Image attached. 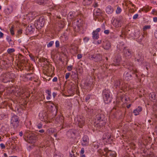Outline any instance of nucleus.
<instances>
[{"label":"nucleus","mask_w":157,"mask_h":157,"mask_svg":"<svg viewBox=\"0 0 157 157\" xmlns=\"http://www.w3.org/2000/svg\"><path fill=\"white\" fill-rule=\"evenodd\" d=\"M24 140L27 142L34 144L36 141L38 137L34 133L28 130H26L23 136Z\"/></svg>","instance_id":"nucleus-1"},{"label":"nucleus","mask_w":157,"mask_h":157,"mask_svg":"<svg viewBox=\"0 0 157 157\" xmlns=\"http://www.w3.org/2000/svg\"><path fill=\"white\" fill-rule=\"evenodd\" d=\"M15 77V76L13 73L11 72H8L3 73L1 75L0 80L4 83H7L10 81L13 82Z\"/></svg>","instance_id":"nucleus-2"},{"label":"nucleus","mask_w":157,"mask_h":157,"mask_svg":"<svg viewBox=\"0 0 157 157\" xmlns=\"http://www.w3.org/2000/svg\"><path fill=\"white\" fill-rule=\"evenodd\" d=\"M135 60L136 61L139 65H142V67L144 66V67H146V69H147L152 67V65L150 64L147 62L144 61L143 56L140 53H138L135 56Z\"/></svg>","instance_id":"nucleus-3"},{"label":"nucleus","mask_w":157,"mask_h":157,"mask_svg":"<svg viewBox=\"0 0 157 157\" xmlns=\"http://www.w3.org/2000/svg\"><path fill=\"white\" fill-rule=\"evenodd\" d=\"M95 121L97 127L99 126L100 128L103 127L106 122L105 115L102 113L98 114L95 116Z\"/></svg>","instance_id":"nucleus-4"},{"label":"nucleus","mask_w":157,"mask_h":157,"mask_svg":"<svg viewBox=\"0 0 157 157\" xmlns=\"http://www.w3.org/2000/svg\"><path fill=\"white\" fill-rule=\"evenodd\" d=\"M114 86L116 88H119L120 89L121 91L117 93L118 96H121V99L122 97L121 96V94H120L122 92V91H124L126 87L127 86H126L125 83L121 79L116 80L114 82Z\"/></svg>","instance_id":"nucleus-5"},{"label":"nucleus","mask_w":157,"mask_h":157,"mask_svg":"<svg viewBox=\"0 0 157 157\" xmlns=\"http://www.w3.org/2000/svg\"><path fill=\"white\" fill-rule=\"evenodd\" d=\"M102 95L105 103L108 104L111 102L113 98L112 94L109 90L106 88L104 89L102 91Z\"/></svg>","instance_id":"nucleus-6"},{"label":"nucleus","mask_w":157,"mask_h":157,"mask_svg":"<svg viewBox=\"0 0 157 157\" xmlns=\"http://www.w3.org/2000/svg\"><path fill=\"white\" fill-rule=\"evenodd\" d=\"M137 71L135 72L133 69H132L129 72H128L124 74V78L125 80L128 81L131 80L132 76V74L134 75L136 77H138V75L136 73Z\"/></svg>","instance_id":"nucleus-7"},{"label":"nucleus","mask_w":157,"mask_h":157,"mask_svg":"<svg viewBox=\"0 0 157 157\" xmlns=\"http://www.w3.org/2000/svg\"><path fill=\"white\" fill-rule=\"evenodd\" d=\"M19 122V118L17 116L14 115L12 117L10 123L13 126L14 128H17L18 126Z\"/></svg>","instance_id":"nucleus-8"},{"label":"nucleus","mask_w":157,"mask_h":157,"mask_svg":"<svg viewBox=\"0 0 157 157\" xmlns=\"http://www.w3.org/2000/svg\"><path fill=\"white\" fill-rule=\"evenodd\" d=\"M76 123L80 128H82L85 124V118L82 116H79L75 119Z\"/></svg>","instance_id":"nucleus-9"},{"label":"nucleus","mask_w":157,"mask_h":157,"mask_svg":"<svg viewBox=\"0 0 157 157\" xmlns=\"http://www.w3.org/2000/svg\"><path fill=\"white\" fill-rule=\"evenodd\" d=\"M44 19L41 17L35 21V26L36 29H40L44 25Z\"/></svg>","instance_id":"nucleus-10"},{"label":"nucleus","mask_w":157,"mask_h":157,"mask_svg":"<svg viewBox=\"0 0 157 157\" xmlns=\"http://www.w3.org/2000/svg\"><path fill=\"white\" fill-rule=\"evenodd\" d=\"M105 153L104 154L105 157H116V153L115 152L109 150L108 148H105L104 149Z\"/></svg>","instance_id":"nucleus-11"},{"label":"nucleus","mask_w":157,"mask_h":157,"mask_svg":"<svg viewBox=\"0 0 157 157\" xmlns=\"http://www.w3.org/2000/svg\"><path fill=\"white\" fill-rule=\"evenodd\" d=\"M124 56L126 59L131 58L132 55L131 51L126 48L124 47L123 49Z\"/></svg>","instance_id":"nucleus-12"},{"label":"nucleus","mask_w":157,"mask_h":157,"mask_svg":"<svg viewBox=\"0 0 157 157\" xmlns=\"http://www.w3.org/2000/svg\"><path fill=\"white\" fill-rule=\"evenodd\" d=\"M39 117L40 120L42 121H45L48 117L47 113L44 111H43L39 114Z\"/></svg>","instance_id":"nucleus-13"},{"label":"nucleus","mask_w":157,"mask_h":157,"mask_svg":"<svg viewBox=\"0 0 157 157\" xmlns=\"http://www.w3.org/2000/svg\"><path fill=\"white\" fill-rule=\"evenodd\" d=\"M89 58L90 60H92L96 62L100 61L101 59V56L98 54L96 55H91L89 56Z\"/></svg>","instance_id":"nucleus-14"},{"label":"nucleus","mask_w":157,"mask_h":157,"mask_svg":"<svg viewBox=\"0 0 157 157\" xmlns=\"http://www.w3.org/2000/svg\"><path fill=\"white\" fill-rule=\"evenodd\" d=\"M89 139L87 136L85 135L82 139L81 143L83 146H87L89 145Z\"/></svg>","instance_id":"nucleus-15"},{"label":"nucleus","mask_w":157,"mask_h":157,"mask_svg":"<svg viewBox=\"0 0 157 157\" xmlns=\"http://www.w3.org/2000/svg\"><path fill=\"white\" fill-rule=\"evenodd\" d=\"M121 60V56L119 55L116 56L113 59V62L112 63V65L114 66L118 65Z\"/></svg>","instance_id":"nucleus-16"},{"label":"nucleus","mask_w":157,"mask_h":157,"mask_svg":"<svg viewBox=\"0 0 157 157\" xmlns=\"http://www.w3.org/2000/svg\"><path fill=\"white\" fill-rule=\"evenodd\" d=\"M48 109L51 111H55L56 113L57 111L58 107L57 105L53 103L50 104L48 106Z\"/></svg>","instance_id":"nucleus-17"},{"label":"nucleus","mask_w":157,"mask_h":157,"mask_svg":"<svg viewBox=\"0 0 157 157\" xmlns=\"http://www.w3.org/2000/svg\"><path fill=\"white\" fill-rule=\"evenodd\" d=\"M37 16L35 12H31L26 15L27 19L30 21H32Z\"/></svg>","instance_id":"nucleus-18"},{"label":"nucleus","mask_w":157,"mask_h":157,"mask_svg":"<svg viewBox=\"0 0 157 157\" xmlns=\"http://www.w3.org/2000/svg\"><path fill=\"white\" fill-rule=\"evenodd\" d=\"M75 134V131L73 129L69 130L67 132V135L69 138H73Z\"/></svg>","instance_id":"nucleus-19"},{"label":"nucleus","mask_w":157,"mask_h":157,"mask_svg":"<svg viewBox=\"0 0 157 157\" xmlns=\"http://www.w3.org/2000/svg\"><path fill=\"white\" fill-rule=\"evenodd\" d=\"M105 11L107 14H110L113 12V9L112 6L110 5H109L106 7Z\"/></svg>","instance_id":"nucleus-20"},{"label":"nucleus","mask_w":157,"mask_h":157,"mask_svg":"<svg viewBox=\"0 0 157 157\" xmlns=\"http://www.w3.org/2000/svg\"><path fill=\"white\" fill-rule=\"evenodd\" d=\"M103 47L105 49H109L111 47L110 42L108 40L106 41L104 43Z\"/></svg>","instance_id":"nucleus-21"},{"label":"nucleus","mask_w":157,"mask_h":157,"mask_svg":"<svg viewBox=\"0 0 157 157\" xmlns=\"http://www.w3.org/2000/svg\"><path fill=\"white\" fill-rule=\"evenodd\" d=\"M35 26L33 24H29L27 27L26 31L30 33L33 32L34 30Z\"/></svg>","instance_id":"nucleus-22"},{"label":"nucleus","mask_w":157,"mask_h":157,"mask_svg":"<svg viewBox=\"0 0 157 157\" xmlns=\"http://www.w3.org/2000/svg\"><path fill=\"white\" fill-rule=\"evenodd\" d=\"M120 20L118 19H114L112 23L113 25L116 27H117L120 26Z\"/></svg>","instance_id":"nucleus-23"},{"label":"nucleus","mask_w":157,"mask_h":157,"mask_svg":"<svg viewBox=\"0 0 157 157\" xmlns=\"http://www.w3.org/2000/svg\"><path fill=\"white\" fill-rule=\"evenodd\" d=\"M101 14V10L100 9L98 8L95 9L94 12V14L95 16H100Z\"/></svg>","instance_id":"nucleus-24"},{"label":"nucleus","mask_w":157,"mask_h":157,"mask_svg":"<svg viewBox=\"0 0 157 157\" xmlns=\"http://www.w3.org/2000/svg\"><path fill=\"white\" fill-rule=\"evenodd\" d=\"M142 110V107L140 106H138L137 108L134 110L133 113L135 115H137L139 114V113L141 112Z\"/></svg>","instance_id":"nucleus-25"},{"label":"nucleus","mask_w":157,"mask_h":157,"mask_svg":"<svg viewBox=\"0 0 157 157\" xmlns=\"http://www.w3.org/2000/svg\"><path fill=\"white\" fill-rule=\"evenodd\" d=\"M111 137V134L109 133L106 132L105 133L103 136V138L104 139H109Z\"/></svg>","instance_id":"nucleus-26"},{"label":"nucleus","mask_w":157,"mask_h":157,"mask_svg":"<svg viewBox=\"0 0 157 157\" xmlns=\"http://www.w3.org/2000/svg\"><path fill=\"white\" fill-rule=\"evenodd\" d=\"M92 38L94 40H97L99 38V34L96 32L93 31L92 33Z\"/></svg>","instance_id":"nucleus-27"},{"label":"nucleus","mask_w":157,"mask_h":157,"mask_svg":"<svg viewBox=\"0 0 157 157\" xmlns=\"http://www.w3.org/2000/svg\"><path fill=\"white\" fill-rule=\"evenodd\" d=\"M73 70H74V71H72V75H73L74 76V77L77 78L78 76V71L80 70V69H73Z\"/></svg>","instance_id":"nucleus-28"},{"label":"nucleus","mask_w":157,"mask_h":157,"mask_svg":"<svg viewBox=\"0 0 157 157\" xmlns=\"http://www.w3.org/2000/svg\"><path fill=\"white\" fill-rule=\"evenodd\" d=\"M151 26L150 25H147L145 26L143 28V31L144 33V35H147V33L146 30L147 29H150Z\"/></svg>","instance_id":"nucleus-29"},{"label":"nucleus","mask_w":157,"mask_h":157,"mask_svg":"<svg viewBox=\"0 0 157 157\" xmlns=\"http://www.w3.org/2000/svg\"><path fill=\"white\" fill-rule=\"evenodd\" d=\"M8 117V114L6 113H2L0 114V119L4 120Z\"/></svg>","instance_id":"nucleus-30"},{"label":"nucleus","mask_w":157,"mask_h":157,"mask_svg":"<svg viewBox=\"0 0 157 157\" xmlns=\"http://www.w3.org/2000/svg\"><path fill=\"white\" fill-rule=\"evenodd\" d=\"M149 96L151 98V100H155L156 99V95L155 93L152 92L149 94Z\"/></svg>","instance_id":"nucleus-31"},{"label":"nucleus","mask_w":157,"mask_h":157,"mask_svg":"<svg viewBox=\"0 0 157 157\" xmlns=\"http://www.w3.org/2000/svg\"><path fill=\"white\" fill-rule=\"evenodd\" d=\"M92 2V0H83L82 3L84 6L89 5Z\"/></svg>","instance_id":"nucleus-32"},{"label":"nucleus","mask_w":157,"mask_h":157,"mask_svg":"<svg viewBox=\"0 0 157 157\" xmlns=\"http://www.w3.org/2000/svg\"><path fill=\"white\" fill-rule=\"evenodd\" d=\"M46 93L48 95L47 97V99L48 100L50 99L52 97L51 92V91L48 90H46Z\"/></svg>","instance_id":"nucleus-33"},{"label":"nucleus","mask_w":157,"mask_h":157,"mask_svg":"<svg viewBox=\"0 0 157 157\" xmlns=\"http://www.w3.org/2000/svg\"><path fill=\"white\" fill-rule=\"evenodd\" d=\"M56 121L58 122L62 123L63 122V117L62 116H60L57 117Z\"/></svg>","instance_id":"nucleus-34"},{"label":"nucleus","mask_w":157,"mask_h":157,"mask_svg":"<svg viewBox=\"0 0 157 157\" xmlns=\"http://www.w3.org/2000/svg\"><path fill=\"white\" fill-rule=\"evenodd\" d=\"M122 11V9L120 6H117L116 10V13L117 14H120Z\"/></svg>","instance_id":"nucleus-35"},{"label":"nucleus","mask_w":157,"mask_h":157,"mask_svg":"<svg viewBox=\"0 0 157 157\" xmlns=\"http://www.w3.org/2000/svg\"><path fill=\"white\" fill-rule=\"evenodd\" d=\"M36 126L38 129H40L42 128L43 124L41 122L37 123L36 124Z\"/></svg>","instance_id":"nucleus-36"},{"label":"nucleus","mask_w":157,"mask_h":157,"mask_svg":"<svg viewBox=\"0 0 157 157\" xmlns=\"http://www.w3.org/2000/svg\"><path fill=\"white\" fill-rule=\"evenodd\" d=\"M15 51V49L13 48H9L7 50V52L8 53H11Z\"/></svg>","instance_id":"nucleus-37"},{"label":"nucleus","mask_w":157,"mask_h":157,"mask_svg":"<svg viewBox=\"0 0 157 157\" xmlns=\"http://www.w3.org/2000/svg\"><path fill=\"white\" fill-rule=\"evenodd\" d=\"M54 41H50L47 45V47L48 48H49L52 46L53 44H54Z\"/></svg>","instance_id":"nucleus-38"},{"label":"nucleus","mask_w":157,"mask_h":157,"mask_svg":"<svg viewBox=\"0 0 157 157\" xmlns=\"http://www.w3.org/2000/svg\"><path fill=\"white\" fill-rule=\"evenodd\" d=\"M93 145L96 149L98 148L99 147V144L98 143H94Z\"/></svg>","instance_id":"nucleus-39"},{"label":"nucleus","mask_w":157,"mask_h":157,"mask_svg":"<svg viewBox=\"0 0 157 157\" xmlns=\"http://www.w3.org/2000/svg\"><path fill=\"white\" fill-rule=\"evenodd\" d=\"M10 33L11 35H14V31L13 30V26L11 27L10 29Z\"/></svg>","instance_id":"nucleus-40"},{"label":"nucleus","mask_w":157,"mask_h":157,"mask_svg":"<svg viewBox=\"0 0 157 157\" xmlns=\"http://www.w3.org/2000/svg\"><path fill=\"white\" fill-rule=\"evenodd\" d=\"M7 10L8 11L7 12H8L9 13H10L13 12L12 8L11 7L10 8H8L7 9Z\"/></svg>","instance_id":"nucleus-41"},{"label":"nucleus","mask_w":157,"mask_h":157,"mask_svg":"<svg viewBox=\"0 0 157 157\" xmlns=\"http://www.w3.org/2000/svg\"><path fill=\"white\" fill-rule=\"evenodd\" d=\"M24 90H22V91H21L20 90V91H18V92H17V93L18 94V95L19 96H21L22 95L23 93H24Z\"/></svg>","instance_id":"nucleus-42"},{"label":"nucleus","mask_w":157,"mask_h":157,"mask_svg":"<svg viewBox=\"0 0 157 157\" xmlns=\"http://www.w3.org/2000/svg\"><path fill=\"white\" fill-rule=\"evenodd\" d=\"M44 0H38L37 1V3L40 5L43 4L44 3Z\"/></svg>","instance_id":"nucleus-43"},{"label":"nucleus","mask_w":157,"mask_h":157,"mask_svg":"<svg viewBox=\"0 0 157 157\" xmlns=\"http://www.w3.org/2000/svg\"><path fill=\"white\" fill-rule=\"evenodd\" d=\"M77 23V24L78 25H80V23H81L82 22V20L80 19H79V20L78 19H77L75 21Z\"/></svg>","instance_id":"nucleus-44"},{"label":"nucleus","mask_w":157,"mask_h":157,"mask_svg":"<svg viewBox=\"0 0 157 157\" xmlns=\"http://www.w3.org/2000/svg\"><path fill=\"white\" fill-rule=\"evenodd\" d=\"M89 40V39L87 37L84 38L83 39L84 42L85 43H87Z\"/></svg>","instance_id":"nucleus-45"},{"label":"nucleus","mask_w":157,"mask_h":157,"mask_svg":"<svg viewBox=\"0 0 157 157\" xmlns=\"http://www.w3.org/2000/svg\"><path fill=\"white\" fill-rule=\"evenodd\" d=\"M6 39L7 40V41L9 42V43L10 41H12L11 39L10 38V37L9 36H7L6 38Z\"/></svg>","instance_id":"nucleus-46"},{"label":"nucleus","mask_w":157,"mask_h":157,"mask_svg":"<svg viewBox=\"0 0 157 157\" xmlns=\"http://www.w3.org/2000/svg\"><path fill=\"white\" fill-rule=\"evenodd\" d=\"M138 17V14L137 13L136 14L133 15V16L132 17L133 19H136Z\"/></svg>","instance_id":"nucleus-47"},{"label":"nucleus","mask_w":157,"mask_h":157,"mask_svg":"<svg viewBox=\"0 0 157 157\" xmlns=\"http://www.w3.org/2000/svg\"><path fill=\"white\" fill-rule=\"evenodd\" d=\"M55 45H56V47H59V41L57 40L55 42Z\"/></svg>","instance_id":"nucleus-48"},{"label":"nucleus","mask_w":157,"mask_h":157,"mask_svg":"<svg viewBox=\"0 0 157 157\" xmlns=\"http://www.w3.org/2000/svg\"><path fill=\"white\" fill-rule=\"evenodd\" d=\"M47 131L50 134L51 133H52L54 131L53 130V129L52 128H49V129H48Z\"/></svg>","instance_id":"nucleus-49"},{"label":"nucleus","mask_w":157,"mask_h":157,"mask_svg":"<svg viewBox=\"0 0 157 157\" xmlns=\"http://www.w3.org/2000/svg\"><path fill=\"white\" fill-rule=\"evenodd\" d=\"M70 75V73H68L66 74L65 78L66 79H67L69 77Z\"/></svg>","instance_id":"nucleus-50"},{"label":"nucleus","mask_w":157,"mask_h":157,"mask_svg":"<svg viewBox=\"0 0 157 157\" xmlns=\"http://www.w3.org/2000/svg\"><path fill=\"white\" fill-rule=\"evenodd\" d=\"M101 40H98L96 43L94 42V43L96 44H101Z\"/></svg>","instance_id":"nucleus-51"},{"label":"nucleus","mask_w":157,"mask_h":157,"mask_svg":"<svg viewBox=\"0 0 157 157\" xmlns=\"http://www.w3.org/2000/svg\"><path fill=\"white\" fill-rule=\"evenodd\" d=\"M1 147L2 149H4L5 148V146L4 144L2 143L0 144Z\"/></svg>","instance_id":"nucleus-52"},{"label":"nucleus","mask_w":157,"mask_h":157,"mask_svg":"<svg viewBox=\"0 0 157 157\" xmlns=\"http://www.w3.org/2000/svg\"><path fill=\"white\" fill-rule=\"evenodd\" d=\"M101 29L100 28H98L97 29L95 30L94 31V32H96V33H98L100 31Z\"/></svg>","instance_id":"nucleus-53"},{"label":"nucleus","mask_w":157,"mask_h":157,"mask_svg":"<svg viewBox=\"0 0 157 157\" xmlns=\"http://www.w3.org/2000/svg\"><path fill=\"white\" fill-rule=\"evenodd\" d=\"M84 151H85L84 149L83 148H81V151L80 152V154H83L84 153Z\"/></svg>","instance_id":"nucleus-54"},{"label":"nucleus","mask_w":157,"mask_h":157,"mask_svg":"<svg viewBox=\"0 0 157 157\" xmlns=\"http://www.w3.org/2000/svg\"><path fill=\"white\" fill-rule=\"evenodd\" d=\"M155 13H157V11H156V10L155 9H153L151 11L152 14H155Z\"/></svg>","instance_id":"nucleus-55"},{"label":"nucleus","mask_w":157,"mask_h":157,"mask_svg":"<svg viewBox=\"0 0 157 157\" xmlns=\"http://www.w3.org/2000/svg\"><path fill=\"white\" fill-rule=\"evenodd\" d=\"M63 155L60 154L59 155H58L56 154L55 155L54 157H63Z\"/></svg>","instance_id":"nucleus-56"},{"label":"nucleus","mask_w":157,"mask_h":157,"mask_svg":"<svg viewBox=\"0 0 157 157\" xmlns=\"http://www.w3.org/2000/svg\"><path fill=\"white\" fill-rule=\"evenodd\" d=\"M109 33V30H105L104 31V33L106 34H108Z\"/></svg>","instance_id":"nucleus-57"},{"label":"nucleus","mask_w":157,"mask_h":157,"mask_svg":"<svg viewBox=\"0 0 157 157\" xmlns=\"http://www.w3.org/2000/svg\"><path fill=\"white\" fill-rule=\"evenodd\" d=\"M82 57V56L81 54H78L77 55V57L78 59H81Z\"/></svg>","instance_id":"nucleus-58"},{"label":"nucleus","mask_w":157,"mask_h":157,"mask_svg":"<svg viewBox=\"0 0 157 157\" xmlns=\"http://www.w3.org/2000/svg\"><path fill=\"white\" fill-rule=\"evenodd\" d=\"M57 81V78L56 77H55L52 79L53 82H56Z\"/></svg>","instance_id":"nucleus-59"},{"label":"nucleus","mask_w":157,"mask_h":157,"mask_svg":"<svg viewBox=\"0 0 157 157\" xmlns=\"http://www.w3.org/2000/svg\"><path fill=\"white\" fill-rule=\"evenodd\" d=\"M29 56H30L31 60H33L34 61H35V59L34 57L33 56L30 55Z\"/></svg>","instance_id":"nucleus-60"},{"label":"nucleus","mask_w":157,"mask_h":157,"mask_svg":"<svg viewBox=\"0 0 157 157\" xmlns=\"http://www.w3.org/2000/svg\"><path fill=\"white\" fill-rule=\"evenodd\" d=\"M90 98V96L89 95H87L85 98L86 100L87 101Z\"/></svg>","instance_id":"nucleus-61"},{"label":"nucleus","mask_w":157,"mask_h":157,"mask_svg":"<svg viewBox=\"0 0 157 157\" xmlns=\"http://www.w3.org/2000/svg\"><path fill=\"white\" fill-rule=\"evenodd\" d=\"M153 20L154 22H157V17H155L153 18Z\"/></svg>","instance_id":"nucleus-62"},{"label":"nucleus","mask_w":157,"mask_h":157,"mask_svg":"<svg viewBox=\"0 0 157 157\" xmlns=\"http://www.w3.org/2000/svg\"><path fill=\"white\" fill-rule=\"evenodd\" d=\"M72 154L71 153L70 154V157H75V154L73 153V151L72 152Z\"/></svg>","instance_id":"nucleus-63"},{"label":"nucleus","mask_w":157,"mask_h":157,"mask_svg":"<svg viewBox=\"0 0 157 157\" xmlns=\"http://www.w3.org/2000/svg\"><path fill=\"white\" fill-rule=\"evenodd\" d=\"M154 34L155 38L157 39V29L155 30Z\"/></svg>","instance_id":"nucleus-64"}]
</instances>
